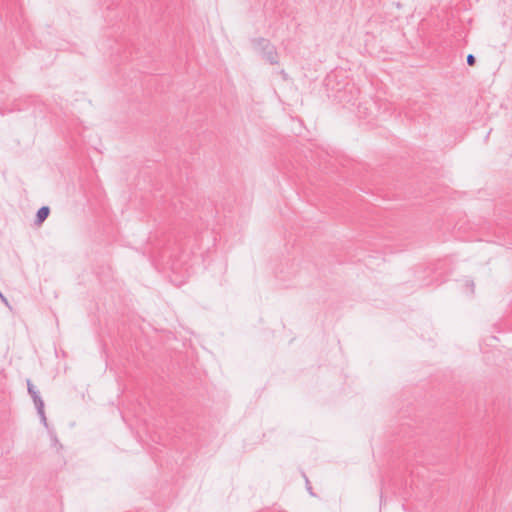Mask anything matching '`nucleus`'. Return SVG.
I'll return each instance as SVG.
<instances>
[{
  "mask_svg": "<svg viewBox=\"0 0 512 512\" xmlns=\"http://www.w3.org/2000/svg\"><path fill=\"white\" fill-rule=\"evenodd\" d=\"M254 43L260 48L262 56L266 61L272 65L279 63L276 47L268 39L260 37L255 39Z\"/></svg>",
  "mask_w": 512,
  "mask_h": 512,
  "instance_id": "2",
  "label": "nucleus"
},
{
  "mask_svg": "<svg viewBox=\"0 0 512 512\" xmlns=\"http://www.w3.org/2000/svg\"><path fill=\"white\" fill-rule=\"evenodd\" d=\"M51 441L53 446H59V448H62V445L59 443V440L56 435L51 436Z\"/></svg>",
  "mask_w": 512,
  "mask_h": 512,
  "instance_id": "7",
  "label": "nucleus"
},
{
  "mask_svg": "<svg viewBox=\"0 0 512 512\" xmlns=\"http://www.w3.org/2000/svg\"><path fill=\"white\" fill-rule=\"evenodd\" d=\"M305 482H306V487H307L308 492L311 495H314V493L312 492V487L310 486V482H309V480H308V478L306 476H305Z\"/></svg>",
  "mask_w": 512,
  "mask_h": 512,
  "instance_id": "8",
  "label": "nucleus"
},
{
  "mask_svg": "<svg viewBox=\"0 0 512 512\" xmlns=\"http://www.w3.org/2000/svg\"><path fill=\"white\" fill-rule=\"evenodd\" d=\"M36 409H37V413H38L39 417L41 418L42 423L45 426H47V419L45 416L44 407H42L41 409H39V408H36Z\"/></svg>",
  "mask_w": 512,
  "mask_h": 512,
  "instance_id": "5",
  "label": "nucleus"
},
{
  "mask_svg": "<svg viewBox=\"0 0 512 512\" xmlns=\"http://www.w3.org/2000/svg\"><path fill=\"white\" fill-rule=\"evenodd\" d=\"M50 208L48 206H42L38 209L35 217V224L41 225L49 216Z\"/></svg>",
  "mask_w": 512,
  "mask_h": 512,
  "instance_id": "4",
  "label": "nucleus"
},
{
  "mask_svg": "<svg viewBox=\"0 0 512 512\" xmlns=\"http://www.w3.org/2000/svg\"><path fill=\"white\" fill-rule=\"evenodd\" d=\"M466 284H467V286L470 288L471 293H473V292H474V282H473V281H470V280H467V281H466Z\"/></svg>",
  "mask_w": 512,
  "mask_h": 512,
  "instance_id": "9",
  "label": "nucleus"
},
{
  "mask_svg": "<svg viewBox=\"0 0 512 512\" xmlns=\"http://www.w3.org/2000/svg\"><path fill=\"white\" fill-rule=\"evenodd\" d=\"M0 299L2 300V302H4L5 304H7V299L6 297L3 295V293L0 291Z\"/></svg>",
  "mask_w": 512,
  "mask_h": 512,
  "instance_id": "11",
  "label": "nucleus"
},
{
  "mask_svg": "<svg viewBox=\"0 0 512 512\" xmlns=\"http://www.w3.org/2000/svg\"><path fill=\"white\" fill-rule=\"evenodd\" d=\"M336 73L329 74L325 79V86L328 91V97L338 100L340 103H353L357 99L359 90L349 82L340 84L337 82Z\"/></svg>",
  "mask_w": 512,
  "mask_h": 512,
  "instance_id": "1",
  "label": "nucleus"
},
{
  "mask_svg": "<svg viewBox=\"0 0 512 512\" xmlns=\"http://www.w3.org/2000/svg\"><path fill=\"white\" fill-rule=\"evenodd\" d=\"M280 75L282 76V78H283L284 80H286V79L288 78V74L285 72V70H281V71H280Z\"/></svg>",
  "mask_w": 512,
  "mask_h": 512,
  "instance_id": "10",
  "label": "nucleus"
},
{
  "mask_svg": "<svg viewBox=\"0 0 512 512\" xmlns=\"http://www.w3.org/2000/svg\"><path fill=\"white\" fill-rule=\"evenodd\" d=\"M27 390L31 398L33 399L34 405L36 408L41 409L44 407V401L42 400L39 391L32 384L31 380H27Z\"/></svg>",
  "mask_w": 512,
  "mask_h": 512,
  "instance_id": "3",
  "label": "nucleus"
},
{
  "mask_svg": "<svg viewBox=\"0 0 512 512\" xmlns=\"http://www.w3.org/2000/svg\"><path fill=\"white\" fill-rule=\"evenodd\" d=\"M466 61L469 66H473L476 62V58L473 54H469L466 58Z\"/></svg>",
  "mask_w": 512,
  "mask_h": 512,
  "instance_id": "6",
  "label": "nucleus"
}]
</instances>
